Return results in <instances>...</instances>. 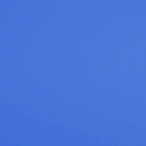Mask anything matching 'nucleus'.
<instances>
[{
  "label": "nucleus",
  "instance_id": "0eeeda50",
  "mask_svg": "<svg viewBox=\"0 0 146 146\" xmlns=\"http://www.w3.org/2000/svg\"><path fill=\"white\" fill-rule=\"evenodd\" d=\"M82 129H83V116H82Z\"/></svg>",
  "mask_w": 146,
  "mask_h": 146
},
{
  "label": "nucleus",
  "instance_id": "e433bc0d",
  "mask_svg": "<svg viewBox=\"0 0 146 146\" xmlns=\"http://www.w3.org/2000/svg\"><path fill=\"white\" fill-rule=\"evenodd\" d=\"M82 75H83V73H82Z\"/></svg>",
  "mask_w": 146,
  "mask_h": 146
},
{
  "label": "nucleus",
  "instance_id": "f704fd0d",
  "mask_svg": "<svg viewBox=\"0 0 146 146\" xmlns=\"http://www.w3.org/2000/svg\"><path fill=\"white\" fill-rule=\"evenodd\" d=\"M82 75H83V73H82Z\"/></svg>",
  "mask_w": 146,
  "mask_h": 146
},
{
  "label": "nucleus",
  "instance_id": "6e6552de",
  "mask_svg": "<svg viewBox=\"0 0 146 146\" xmlns=\"http://www.w3.org/2000/svg\"><path fill=\"white\" fill-rule=\"evenodd\" d=\"M82 129H83V116H82Z\"/></svg>",
  "mask_w": 146,
  "mask_h": 146
},
{
  "label": "nucleus",
  "instance_id": "4be33fe9",
  "mask_svg": "<svg viewBox=\"0 0 146 146\" xmlns=\"http://www.w3.org/2000/svg\"><path fill=\"white\" fill-rule=\"evenodd\" d=\"M82 43H83V39H82Z\"/></svg>",
  "mask_w": 146,
  "mask_h": 146
},
{
  "label": "nucleus",
  "instance_id": "c756f323",
  "mask_svg": "<svg viewBox=\"0 0 146 146\" xmlns=\"http://www.w3.org/2000/svg\"><path fill=\"white\" fill-rule=\"evenodd\" d=\"M82 131H83V129H82Z\"/></svg>",
  "mask_w": 146,
  "mask_h": 146
},
{
  "label": "nucleus",
  "instance_id": "2eb2a0df",
  "mask_svg": "<svg viewBox=\"0 0 146 146\" xmlns=\"http://www.w3.org/2000/svg\"><path fill=\"white\" fill-rule=\"evenodd\" d=\"M82 129H83V116H82Z\"/></svg>",
  "mask_w": 146,
  "mask_h": 146
},
{
  "label": "nucleus",
  "instance_id": "6ab92c4d",
  "mask_svg": "<svg viewBox=\"0 0 146 146\" xmlns=\"http://www.w3.org/2000/svg\"><path fill=\"white\" fill-rule=\"evenodd\" d=\"M82 129H83V116H82Z\"/></svg>",
  "mask_w": 146,
  "mask_h": 146
},
{
  "label": "nucleus",
  "instance_id": "9d476101",
  "mask_svg": "<svg viewBox=\"0 0 146 146\" xmlns=\"http://www.w3.org/2000/svg\"><path fill=\"white\" fill-rule=\"evenodd\" d=\"M82 129H83V116H82Z\"/></svg>",
  "mask_w": 146,
  "mask_h": 146
},
{
  "label": "nucleus",
  "instance_id": "4468645a",
  "mask_svg": "<svg viewBox=\"0 0 146 146\" xmlns=\"http://www.w3.org/2000/svg\"><path fill=\"white\" fill-rule=\"evenodd\" d=\"M82 129H83V116H82Z\"/></svg>",
  "mask_w": 146,
  "mask_h": 146
},
{
  "label": "nucleus",
  "instance_id": "7c9ffc66",
  "mask_svg": "<svg viewBox=\"0 0 146 146\" xmlns=\"http://www.w3.org/2000/svg\"><path fill=\"white\" fill-rule=\"evenodd\" d=\"M82 131H83V129H82Z\"/></svg>",
  "mask_w": 146,
  "mask_h": 146
},
{
  "label": "nucleus",
  "instance_id": "a211bd4d",
  "mask_svg": "<svg viewBox=\"0 0 146 146\" xmlns=\"http://www.w3.org/2000/svg\"><path fill=\"white\" fill-rule=\"evenodd\" d=\"M82 129H83V116H82Z\"/></svg>",
  "mask_w": 146,
  "mask_h": 146
},
{
  "label": "nucleus",
  "instance_id": "c85d7f7f",
  "mask_svg": "<svg viewBox=\"0 0 146 146\" xmlns=\"http://www.w3.org/2000/svg\"><path fill=\"white\" fill-rule=\"evenodd\" d=\"M82 131H83V129H82Z\"/></svg>",
  "mask_w": 146,
  "mask_h": 146
},
{
  "label": "nucleus",
  "instance_id": "412c9836",
  "mask_svg": "<svg viewBox=\"0 0 146 146\" xmlns=\"http://www.w3.org/2000/svg\"><path fill=\"white\" fill-rule=\"evenodd\" d=\"M82 129H83V116H82Z\"/></svg>",
  "mask_w": 146,
  "mask_h": 146
},
{
  "label": "nucleus",
  "instance_id": "dca6fc26",
  "mask_svg": "<svg viewBox=\"0 0 146 146\" xmlns=\"http://www.w3.org/2000/svg\"><path fill=\"white\" fill-rule=\"evenodd\" d=\"M82 129H83V116H82Z\"/></svg>",
  "mask_w": 146,
  "mask_h": 146
},
{
  "label": "nucleus",
  "instance_id": "f3484780",
  "mask_svg": "<svg viewBox=\"0 0 146 146\" xmlns=\"http://www.w3.org/2000/svg\"><path fill=\"white\" fill-rule=\"evenodd\" d=\"M82 129H83V116H82Z\"/></svg>",
  "mask_w": 146,
  "mask_h": 146
},
{
  "label": "nucleus",
  "instance_id": "9b49d317",
  "mask_svg": "<svg viewBox=\"0 0 146 146\" xmlns=\"http://www.w3.org/2000/svg\"><path fill=\"white\" fill-rule=\"evenodd\" d=\"M82 129H83V116H82Z\"/></svg>",
  "mask_w": 146,
  "mask_h": 146
},
{
  "label": "nucleus",
  "instance_id": "aec40b11",
  "mask_svg": "<svg viewBox=\"0 0 146 146\" xmlns=\"http://www.w3.org/2000/svg\"><path fill=\"white\" fill-rule=\"evenodd\" d=\"M82 129H83V116H82Z\"/></svg>",
  "mask_w": 146,
  "mask_h": 146
},
{
  "label": "nucleus",
  "instance_id": "20e7f679",
  "mask_svg": "<svg viewBox=\"0 0 146 146\" xmlns=\"http://www.w3.org/2000/svg\"><path fill=\"white\" fill-rule=\"evenodd\" d=\"M82 129H83V116H82Z\"/></svg>",
  "mask_w": 146,
  "mask_h": 146
},
{
  "label": "nucleus",
  "instance_id": "b1692460",
  "mask_svg": "<svg viewBox=\"0 0 146 146\" xmlns=\"http://www.w3.org/2000/svg\"><path fill=\"white\" fill-rule=\"evenodd\" d=\"M82 43H83V39H82Z\"/></svg>",
  "mask_w": 146,
  "mask_h": 146
},
{
  "label": "nucleus",
  "instance_id": "473e14b6",
  "mask_svg": "<svg viewBox=\"0 0 146 146\" xmlns=\"http://www.w3.org/2000/svg\"><path fill=\"white\" fill-rule=\"evenodd\" d=\"M82 66H83V64H82Z\"/></svg>",
  "mask_w": 146,
  "mask_h": 146
},
{
  "label": "nucleus",
  "instance_id": "72a5a7b5",
  "mask_svg": "<svg viewBox=\"0 0 146 146\" xmlns=\"http://www.w3.org/2000/svg\"><path fill=\"white\" fill-rule=\"evenodd\" d=\"M82 66H83V64H82Z\"/></svg>",
  "mask_w": 146,
  "mask_h": 146
},
{
  "label": "nucleus",
  "instance_id": "423d86ee",
  "mask_svg": "<svg viewBox=\"0 0 146 146\" xmlns=\"http://www.w3.org/2000/svg\"><path fill=\"white\" fill-rule=\"evenodd\" d=\"M82 129H83V116H82Z\"/></svg>",
  "mask_w": 146,
  "mask_h": 146
},
{
  "label": "nucleus",
  "instance_id": "bb28decb",
  "mask_svg": "<svg viewBox=\"0 0 146 146\" xmlns=\"http://www.w3.org/2000/svg\"><path fill=\"white\" fill-rule=\"evenodd\" d=\"M82 43H83V39H82Z\"/></svg>",
  "mask_w": 146,
  "mask_h": 146
},
{
  "label": "nucleus",
  "instance_id": "a878e982",
  "mask_svg": "<svg viewBox=\"0 0 146 146\" xmlns=\"http://www.w3.org/2000/svg\"><path fill=\"white\" fill-rule=\"evenodd\" d=\"M82 43H83V39H82Z\"/></svg>",
  "mask_w": 146,
  "mask_h": 146
},
{
  "label": "nucleus",
  "instance_id": "f03ea898",
  "mask_svg": "<svg viewBox=\"0 0 146 146\" xmlns=\"http://www.w3.org/2000/svg\"><path fill=\"white\" fill-rule=\"evenodd\" d=\"M82 129H83V116H82Z\"/></svg>",
  "mask_w": 146,
  "mask_h": 146
},
{
  "label": "nucleus",
  "instance_id": "f8f14e48",
  "mask_svg": "<svg viewBox=\"0 0 146 146\" xmlns=\"http://www.w3.org/2000/svg\"><path fill=\"white\" fill-rule=\"evenodd\" d=\"M82 129H83V116H82Z\"/></svg>",
  "mask_w": 146,
  "mask_h": 146
},
{
  "label": "nucleus",
  "instance_id": "393cba45",
  "mask_svg": "<svg viewBox=\"0 0 146 146\" xmlns=\"http://www.w3.org/2000/svg\"><path fill=\"white\" fill-rule=\"evenodd\" d=\"M82 43H83V39H82Z\"/></svg>",
  "mask_w": 146,
  "mask_h": 146
},
{
  "label": "nucleus",
  "instance_id": "2f4dec72",
  "mask_svg": "<svg viewBox=\"0 0 146 146\" xmlns=\"http://www.w3.org/2000/svg\"><path fill=\"white\" fill-rule=\"evenodd\" d=\"M82 66H83V64H82Z\"/></svg>",
  "mask_w": 146,
  "mask_h": 146
},
{
  "label": "nucleus",
  "instance_id": "ddd939ff",
  "mask_svg": "<svg viewBox=\"0 0 146 146\" xmlns=\"http://www.w3.org/2000/svg\"><path fill=\"white\" fill-rule=\"evenodd\" d=\"M82 129H83V116H82Z\"/></svg>",
  "mask_w": 146,
  "mask_h": 146
},
{
  "label": "nucleus",
  "instance_id": "5701e85b",
  "mask_svg": "<svg viewBox=\"0 0 146 146\" xmlns=\"http://www.w3.org/2000/svg\"><path fill=\"white\" fill-rule=\"evenodd\" d=\"M82 43H83V39H82Z\"/></svg>",
  "mask_w": 146,
  "mask_h": 146
},
{
  "label": "nucleus",
  "instance_id": "7ed1b4c3",
  "mask_svg": "<svg viewBox=\"0 0 146 146\" xmlns=\"http://www.w3.org/2000/svg\"><path fill=\"white\" fill-rule=\"evenodd\" d=\"M82 129H83V116H82Z\"/></svg>",
  "mask_w": 146,
  "mask_h": 146
},
{
  "label": "nucleus",
  "instance_id": "c9c22d12",
  "mask_svg": "<svg viewBox=\"0 0 146 146\" xmlns=\"http://www.w3.org/2000/svg\"><path fill=\"white\" fill-rule=\"evenodd\" d=\"M82 75H83V73H82Z\"/></svg>",
  "mask_w": 146,
  "mask_h": 146
},
{
  "label": "nucleus",
  "instance_id": "f257e3e1",
  "mask_svg": "<svg viewBox=\"0 0 146 146\" xmlns=\"http://www.w3.org/2000/svg\"><path fill=\"white\" fill-rule=\"evenodd\" d=\"M82 129H83V116H82Z\"/></svg>",
  "mask_w": 146,
  "mask_h": 146
},
{
  "label": "nucleus",
  "instance_id": "39448f33",
  "mask_svg": "<svg viewBox=\"0 0 146 146\" xmlns=\"http://www.w3.org/2000/svg\"><path fill=\"white\" fill-rule=\"evenodd\" d=\"M82 129H83V116H82Z\"/></svg>",
  "mask_w": 146,
  "mask_h": 146
},
{
  "label": "nucleus",
  "instance_id": "cd10ccee",
  "mask_svg": "<svg viewBox=\"0 0 146 146\" xmlns=\"http://www.w3.org/2000/svg\"><path fill=\"white\" fill-rule=\"evenodd\" d=\"M82 131H83V129H82Z\"/></svg>",
  "mask_w": 146,
  "mask_h": 146
},
{
  "label": "nucleus",
  "instance_id": "1a4fd4ad",
  "mask_svg": "<svg viewBox=\"0 0 146 146\" xmlns=\"http://www.w3.org/2000/svg\"><path fill=\"white\" fill-rule=\"evenodd\" d=\"M82 129H83V116H82Z\"/></svg>",
  "mask_w": 146,
  "mask_h": 146
}]
</instances>
